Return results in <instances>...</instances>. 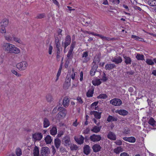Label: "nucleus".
Wrapping results in <instances>:
<instances>
[{"mask_svg":"<svg viewBox=\"0 0 156 156\" xmlns=\"http://www.w3.org/2000/svg\"><path fill=\"white\" fill-rule=\"evenodd\" d=\"M70 78H68L67 77H66V81L64 83L63 85V87L64 89H67L68 88L70 85Z\"/></svg>","mask_w":156,"mask_h":156,"instance_id":"nucleus-12","label":"nucleus"},{"mask_svg":"<svg viewBox=\"0 0 156 156\" xmlns=\"http://www.w3.org/2000/svg\"><path fill=\"white\" fill-rule=\"evenodd\" d=\"M107 97L108 96L106 94H102L98 96L97 98L99 99H106Z\"/></svg>","mask_w":156,"mask_h":156,"instance_id":"nucleus-43","label":"nucleus"},{"mask_svg":"<svg viewBox=\"0 0 156 156\" xmlns=\"http://www.w3.org/2000/svg\"><path fill=\"white\" fill-rule=\"evenodd\" d=\"M131 37L132 38L135 39L136 40L139 41H143L144 40V39L135 35H132Z\"/></svg>","mask_w":156,"mask_h":156,"instance_id":"nucleus-39","label":"nucleus"},{"mask_svg":"<svg viewBox=\"0 0 156 156\" xmlns=\"http://www.w3.org/2000/svg\"><path fill=\"white\" fill-rule=\"evenodd\" d=\"M148 123L151 126L154 127L156 126V121L154 119L151 117L148 121Z\"/></svg>","mask_w":156,"mask_h":156,"instance_id":"nucleus-22","label":"nucleus"},{"mask_svg":"<svg viewBox=\"0 0 156 156\" xmlns=\"http://www.w3.org/2000/svg\"><path fill=\"white\" fill-rule=\"evenodd\" d=\"M101 128V126L99 127L95 126L91 129V131L94 133H97L100 131Z\"/></svg>","mask_w":156,"mask_h":156,"instance_id":"nucleus-34","label":"nucleus"},{"mask_svg":"<svg viewBox=\"0 0 156 156\" xmlns=\"http://www.w3.org/2000/svg\"><path fill=\"white\" fill-rule=\"evenodd\" d=\"M136 58L138 60H144V56L143 55L137 54L136 56Z\"/></svg>","mask_w":156,"mask_h":156,"instance_id":"nucleus-38","label":"nucleus"},{"mask_svg":"<svg viewBox=\"0 0 156 156\" xmlns=\"http://www.w3.org/2000/svg\"><path fill=\"white\" fill-rule=\"evenodd\" d=\"M28 66V64L27 62L23 61L18 63L16 66L17 68L20 70L23 71L25 70Z\"/></svg>","mask_w":156,"mask_h":156,"instance_id":"nucleus-3","label":"nucleus"},{"mask_svg":"<svg viewBox=\"0 0 156 156\" xmlns=\"http://www.w3.org/2000/svg\"><path fill=\"white\" fill-rule=\"evenodd\" d=\"M124 62L126 64H130L132 62V60L129 57L124 56Z\"/></svg>","mask_w":156,"mask_h":156,"instance_id":"nucleus-28","label":"nucleus"},{"mask_svg":"<svg viewBox=\"0 0 156 156\" xmlns=\"http://www.w3.org/2000/svg\"><path fill=\"white\" fill-rule=\"evenodd\" d=\"M74 139L78 144H81L83 143L84 138L82 135L80 136L79 137H75Z\"/></svg>","mask_w":156,"mask_h":156,"instance_id":"nucleus-16","label":"nucleus"},{"mask_svg":"<svg viewBox=\"0 0 156 156\" xmlns=\"http://www.w3.org/2000/svg\"><path fill=\"white\" fill-rule=\"evenodd\" d=\"M124 140L129 142L133 143L136 141V139L133 136L129 137H124L123 138Z\"/></svg>","mask_w":156,"mask_h":156,"instance_id":"nucleus-18","label":"nucleus"},{"mask_svg":"<svg viewBox=\"0 0 156 156\" xmlns=\"http://www.w3.org/2000/svg\"><path fill=\"white\" fill-rule=\"evenodd\" d=\"M100 62V59L98 56L95 57L92 63L93 65L96 64V63H99Z\"/></svg>","mask_w":156,"mask_h":156,"instance_id":"nucleus-44","label":"nucleus"},{"mask_svg":"<svg viewBox=\"0 0 156 156\" xmlns=\"http://www.w3.org/2000/svg\"><path fill=\"white\" fill-rule=\"evenodd\" d=\"M91 113L92 114H93L96 119H99L101 117V112L100 113L97 111H94L91 112Z\"/></svg>","mask_w":156,"mask_h":156,"instance_id":"nucleus-26","label":"nucleus"},{"mask_svg":"<svg viewBox=\"0 0 156 156\" xmlns=\"http://www.w3.org/2000/svg\"><path fill=\"white\" fill-rule=\"evenodd\" d=\"M71 150H76L78 148V147L76 145L73 144L71 146H69Z\"/></svg>","mask_w":156,"mask_h":156,"instance_id":"nucleus-50","label":"nucleus"},{"mask_svg":"<svg viewBox=\"0 0 156 156\" xmlns=\"http://www.w3.org/2000/svg\"><path fill=\"white\" fill-rule=\"evenodd\" d=\"M88 52L87 51H84L83 52L82 58H84L83 60V62H87L89 60V58H88Z\"/></svg>","mask_w":156,"mask_h":156,"instance_id":"nucleus-15","label":"nucleus"},{"mask_svg":"<svg viewBox=\"0 0 156 156\" xmlns=\"http://www.w3.org/2000/svg\"><path fill=\"white\" fill-rule=\"evenodd\" d=\"M85 33H87L89 34H91L92 35L94 36H98V34L94 33L93 32H91L89 31H85Z\"/></svg>","mask_w":156,"mask_h":156,"instance_id":"nucleus-53","label":"nucleus"},{"mask_svg":"<svg viewBox=\"0 0 156 156\" xmlns=\"http://www.w3.org/2000/svg\"><path fill=\"white\" fill-rule=\"evenodd\" d=\"M12 72L16 76H17L20 77L21 76V74L19 73L18 72L14 70H12Z\"/></svg>","mask_w":156,"mask_h":156,"instance_id":"nucleus-51","label":"nucleus"},{"mask_svg":"<svg viewBox=\"0 0 156 156\" xmlns=\"http://www.w3.org/2000/svg\"><path fill=\"white\" fill-rule=\"evenodd\" d=\"M148 3L151 6H154L156 5V0H149Z\"/></svg>","mask_w":156,"mask_h":156,"instance_id":"nucleus-42","label":"nucleus"},{"mask_svg":"<svg viewBox=\"0 0 156 156\" xmlns=\"http://www.w3.org/2000/svg\"><path fill=\"white\" fill-rule=\"evenodd\" d=\"M0 32L1 33H5L6 32V30L5 29V27L1 26L0 25Z\"/></svg>","mask_w":156,"mask_h":156,"instance_id":"nucleus-48","label":"nucleus"},{"mask_svg":"<svg viewBox=\"0 0 156 156\" xmlns=\"http://www.w3.org/2000/svg\"><path fill=\"white\" fill-rule=\"evenodd\" d=\"M115 65L113 63L107 64L105 66V68L106 70H110L116 67Z\"/></svg>","mask_w":156,"mask_h":156,"instance_id":"nucleus-17","label":"nucleus"},{"mask_svg":"<svg viewBox=\"0 0 156 156\" xmlns=\"http://www.w3.org/2000/svg\"><path fill=\"white\" fill-rule=\"evenodd\" d=\"M116 121H117V119L116 118L111 115L109 116L107 119V121L108 122Z\"/></svg>","mask_w":156,"mask_h":156,"instance_id":"nucleus-41","label":"nucleus"},{"mask_svg":"<svg viewBox=\"0 0 156 156\" xmlns=\"http://www.w3.org/2000/svg\"><path fill=\"white\" fill-rule=\"evenodd\" d=\"M123 150V148L121 146H119L114 149L113 151L116 154H119L120 152H122Z\"/></svg>","mask_w":156,"mask_h":156,"instance_id":"nucleus-29","label":"nucleus"},{"mask_svg":"<svg viewBox=\"0 0 156 156\" xmlns=\"http://www.w3.org/2000/svg\"><path fill=\"white\" fill-rule=\"evenodd\" d=\"M101 82L99 79H96L92 81V83L94 86H98L100 85Z\"/></svg>","mask_w":156,"mask_h":156,"instance_id":"nucleus-27","label":"nucleus"},{"mask_svg":"<svg viewBox=\"0 0 156 156\" xmlns=\"http://www.w3.org/2000/svg\"><path fill=\"white\" fill-rule=\"evenodd\" d=\"M98 36L100 37L103 41H109L110 40V37H106L101 35L98 34Z\"/></svg>","mask_w":156,"mask_h":156,"instance_id":"nucleus-37","label":"nucleus"},{"mask_svg":"<svg viewBox=\"0 0 156 156\" xmlns=\"http://www.w3.org/2000/svg\"><path fill=\"white\" fill-rule=\"evenodd\" d=\"M42 137L43 135L41 133H36L33 135V138L35 140H40Z\"/></svg>","mask_w":156,"mask_h":156,"instance_id":"nucleus-9","label":"nucleus"},{"mask_svg":"<svg viewBox=\"0 0 156 156\" xmlns=\"http://www.w3.org/2000/svg\"><path fill=\"white\" fill-rule=\"evenodd\" d=\"M90 132V129L87 128L86 129L84 130L83 133L85 134H88Z\"/></svg>","mask_w":156,"mask_h":156,"instance_id":"nucleus-64","label":"nucleus"},{"mask_svg":"<svg viewBox=\"0 0 156 156\" xmlns=\"http://www.w3.org/2000/svg\"><path fill=\"white\" fill-rule=\"evenodd\" d=\"M80 81H82L83 80V73L82 71H81L80 73Z\"/></svg>","mask_w":156,"mask_h":156,"instance_id":"nucleus-61","label":"nucleus"},{"mask_svg":"<svg viewBox=\"0 0 156 156\" xmlns=\"http://www.w3.org/2000/svg\"><path fill=\"white\" fill-rule=\"evenodd\" d=\"M54 36L55 38V43L59 42V38L58 36H57V34H55Z\"/></svg>","mask_w":156,"mask_h":156,"instance_id":"nucleus-56","label":"nucleus"},{"mask_svg":"<svg viewBox=\"0 0 156 156\" xmlns=\"http://www.w3.org/2000/svg\"><path fill=\"white\" fill-rule=\"evenodd\" d=\"M12 37L13 38V41H14L18 43L19 44H22V41L20 40V38L18 37H16L14 35H12Z\"/></svg>","mask_w":156,"mask_h":156,"instance_id":"nucleus-35","label":"nucleus"},{"mask_svg":"<svg viewBox=\"0 0 156 156\" xmlns=\"http://www.w3.org/2000/svg\"><path fill=\"white\" fill-rule=\"evenodd\" d=\"M9 23V20L7 19L3 20L0 23V25L4 27H6Z\"/></svg>","mask_w":156,"mask_h":156,"instance_id":"nucleus-30","label":"nucleus"},{"mask_svg":"<svg viewBox=\"0 0 156 156\" xmlns=\"http://www.w3.org/2000/svg\"><path fill=\"white\" fill-rule=\"evenodd\" d=\"M34 156H38L39 154V150L37 146H35L33 150Z\"/></svg>","mask_w":156,"mask_h":156,"instance_id":"nucleus-36","label":"nucleus"},{"mask_svg":"<svg viewBox=\"0 0 156 156\" xmlns=\"http://www.w3.org/2000/svg\"><path fill=\"white\" fill-rule=\"evenodd\" d=\"M62 31V30L59 29L58 31V34L57 35V36H58L59 37H61L62 36L61 33Z\"/></svg>","mask_w":156,"mask_h":156,"instance_id":"nucleus-52","label":"nucleus"},{"mask_svg":"<svg viewBox=\"0 0 156 156\" xmlns=\"http://www.w3.org/2000/svg\"><path fill=\"white\" fill-rule=\"evenodd\" d=\"M83 152L84 153L86 154H89L90 152V147L88 145H85L83 147Z\"/></svg>","mask_w":156,"mask_h":156,"instance_id":"nucleus-25","label":"nucleus"},{"mask_svg":"<svg viewBox=\"0 0 156 156\" xmlns=\"http://www.w3.org/2000/svg\"><path fill=\"white\" fill-rule=\"evenodd\" d=\"M53 49V47L52 46L50 45L49 46L48 49V53L49 54L51 55L52 53V51Z\"/></svg>","mask_w":156,"mask_h":156,"instance_id":"nucleus-57","label":"nucleus"},{"mask_svg":"<svg viewBox=\"0 0 156 156\" xmlns=\"http://www.w3.org/2000/svg\"><path fill=\"white\" fill-rule=\"evenodd\" d=\"M92 148L94 152H97L101 151V147L100 145L95 144L93 146Z\"/></svg>","mask_w":156,"mask_h":156,"instance_id":"nucleus-14","label":"nucleus"},{"mask_svg":"<svg viewBox=\"0 0 156 156\" xmlns=\"http://www.w3.org/2000/svg\"><path fill=\"white\" fill-rule=\"evenodd\" d=\"M72 73L71 75V78L72 80H74L75 79V76L76 75H77V73L76 72H74V69H72Z\"/></svg>","mask_w":156,"mask_h":156,"instance_id":"nucleus-47","label":"nucleus"},{"mask_svg":"<svg viewBox=\"0 0 156 156\" xmlns=\"http://www.w3.org/2000/svg\"><path fill=\"white\" fill-rule=\"evenodd\" d=\"M106 75L105 73H103V75L101 80L104 81H105L107 80V78L106 76Z\"/></svg>","mask_w":156,"mask_h":156,"instance_id":"nucleus-55","label":"nucleus"},{"mask_svg":"<svg viewBox=\"0 0 156 156\" xmlns=\"http://www.w3.org/2000/svg\"><path fill=\"white\" fill-rule=\"evenodd\" d=\"M57 131L56 127L54 126L52 127L50 130V133L52 135H55L57 133Z\"/></svg>","mask_w":156,"mask_h":156,"instance_id":"nucleus-31","label":"nucleus"},{"mask_svg":"<svg viewBox=\"0 0 156 156\" xmlns=\"http://www.w3.org/2000/svg\"><path fill=\"white\" fill-rule=\"evenodd\" d=\"M110 103L116 106H119L122 104V100L119 98H114L110 101Z\"/></svg>","mask_w":156,"mask_h":156,"instance_id":"nucleus-5","label":"nucleus"},{"mask_svg":"<svg viewBox=\"0 0 156 156\" xmlns=\"http://www.w3.org/2000/svg\"><path fill=\"white\" fill-rule=\"evenodd\" d=\"M70 99L67 97H65L63 101L62 104L63 106L65 108L68 107L69 104Z\"/></svg>","mask_w":156,"mask_h":156,"instance_id":"nucleus-13","label":"nucleus"},{"mask_svg":"<svg viewBox=\"0 0 156 156\" xmlns=\"http://www.w3.org/2000/svg\"><path fill=\"white\" fill-rule=\"evenodd\" d=\"M41 152L42 156H47L50 154V151L48 147H43L41 148Z\"/></svg>","mask_w":156,"mask_h":156,"instance_id":"nucleus-6","label":"nucleus"},{"mask_svg":"<svg viewBox=\"0 0 156 156\" xmlns=\"http://www.w3.org/2000/svg\"><path fill=\"white\" fill-rule=\"evenodd\" d=\"M111 61L114 62L116 64H119L121 63L122 61V58L120 56L112 57L111 59Z\"/></svg>","mask_w":156,"mask_h":156,"instance_id":"nucleus-8","label":"nucleus"},{"mask_svg":"<svg viewBox=\"0 0 156 156\" xmlns=\"http://www.w3.org/2000/svg\"><path fill=\"white\" fill-rule=\"evenodd\" d=\"M108 138L112 140H115L116 136L112 132H110L107 135Z\"/></svg>","mask_w":156,"mask_h":156,"instance_id":"nucleus-21","label":"nucleus"},{"mask_svg":"<svg viewBox=\"0 0 156 156\" xmlns=\"http://www.w3.org/2000/svg\"><path fill=\"white\" fill-rule=\"evenodd\" d=\"M134 73V72L132 71H128L126 72V74L128 76L129 75H133Z\"/></svg>","mask_w":156,"mask_h":156,"instance_id":"nucleus-63","label":"nucleus"},{"mask_svg":"<svg viewBox=\"0 0 156 156\" xmlns=\"http://www.w3.org/2000/svg\"><path fill=\"white\" fill-rule=\"evenodd\" d=\"M16 152L17 156H20L22 154L21 150L20 148H17Z\"/></svg>","mask_w":156,"mask_h":156,"instance_id":"nucleus-46","label":"nucleus"},{"mask_svg":"<svg viewBox=\"0 0 156 156\" xmlns=\"http://www.w3.org/2000/svg\"><path fill=\"white\" fill-rule=\"evenodd\" d=\"M75 45V42H72L71 44L70 50H73V49L74 48Z\"/></svg>","mask_w":156,"mask_h":156,"instance_id":"nucleus-58","label":"nucleus"},{"mask_svg":"<svg viewBox=\"0 0 156 156\" xmlns=\"http://www.w3.org/2000/svg\"><path fill=\"white\" fill-rule=\"evenodd\" d=\"M62 143L66 146L69 147L70 145V138L68 136L64 137L62 139Z\"/></svg>","mask_w":156,"mask_h":156,"instance_id":"nucleus-7","label":"nucleus"},{"mask_svg":"<svg viewBox=\"0 0 156 156\" xmlns=\"http://www.w3.org/2000/svg\"><path fill=\"white\" fill-rule=\"evenodd\" d=\"M4 37L5 40L9 42H12L13 41V37L12 35H10V34L7 33L4 35Z\"/></svg>","mask_w":156,"mask_h":156,"instance_id":"nucleus-20","label":"nucleus"},{"mask_svg":"<svg viewBox=\"0 0 156 156\" xmlns=\"http://www.w3.org/2000/svg\"><path fill=\"white\" fill-rule=\"evenodd\" d=\"M115 143L118 145H120L122 144V141L120 140H117L115 142Z\"/></svg>","mask_w":156,"mask_h":156,"instance_id":"nucleus-54","label":"nucleus"},{"mask_svg":"<svg viewBox=\"0 0 156 156\" xmlns=\"http://www.w3.org/2000/svg\"><path fill=\"white\" fill-rule=\"evenodd\" d=\"M73 50H69L68 54L67 55V57L69 58H71L73 57L72 52Z\"/></svg>","mask_w":156,"mask_h":156,"instance_id":"nucleus-49","label":"nucleus"},{"mask_svg":"<svg viewBox=\"0 0 156 156\" xmlns=\"http://www.w3.org/2000/svg\"><path fill=\"white\" fill-rule=\"evenodd\" d=\"M120 156H129V155L127 153L124 152L121 153L120 154Z\"/></svg>","mask_w":156,"mask_h":156,"instance_id":"nucleus-62","label":"nucleus"},{"mask_svg":"<svg viewBox=\"0 0 156 156\" xmlns=\"http://www.w3.org/2000/svg\"><path fill=\"white\" fill-rule=\"evenodd\" d=\"M115 112L122 115H126L128 114V112L125 110H118L115 111Z\"/></svg>","mask_w":156,"mask_h":156,"instance_id":"nucleus-24","label":"nucleus"},{"mask_svg":"<svg viewBox=\"0 0 156 156\" xmlns=\"http://www.w3.org/2000/svg\"><path fill=\"white\" fill-rule=\"evenodd\" d=\"M60 110H61V111L59 112L56 116V118L58 120L64 118L67 113V111L63 107H61Z\"/></svg>","mask_w":156,"mask_h":156,"instance_id":"nucleus-2","label":"nucleus"},{"mask_svg":"<svg viewBox=\"0 0 156 156\" xmlns=\"http://www.w3.org/2000/svg\"><path fill=\"white\" fill-rule=\"evenodd\" d=\"M77 100L78 103L80 104H82L83 103V101L80 97H78L77 98Z\"/></svg>","mask_w":156,"mask_h":156,"instance_id":"nucleus-60","label":"nucleus"},{"mask_svg":"<svg viewBox=\"0 0 156 156\" xmlns=\"http://www.w3.org/2000/svg\"><path fill=\"white\" fill-rule=\"evenodd\" d=\"M61 141L59 139L56 138L54 140V143L55 146L57 149H58L61 144Z\"/></svg>","mask_w":156,"mask_h":156,"instance_id":"nucleus-33","label":"nucleus"},{"mask_svg":"<svg viewBox=\"0 0 156 156\" xmlns=\"http://www.w3.org/2000/svg\"><path fill=\"white\" fill-rule=\"evenodd\" d=\"M60 108H58L57 109V107H55L54 109L53 110V111H52V112H51V114H55V113H56L57 112V111H58V109H60Z\"/></svg>","mask_w":156,"mask_h":156,"instance_id":"nucleus-59","label":"nucleus"},{"mask_svg":"<svg viewBox=\"0 0 156 156\" xmlns=\"http://www.w3.org/2000/svg\"><path fill=\"white\" fill-rule=\"evenodd\" d=\"M43 127L44 128H47L50 125V122L48 119L44 118L43 121Z\"/></svg>","mask_w":156,"mask_h":156,"instance_id":"nucleus-23","label":"nucleus"},{"mask_svg":"<svg viewBox=\"0 0 156 156\" xmlns=\"http://www.w3.org/2000/svg\"><path fill=\"white\" fill-rule=\"evenodd\" d=\"M101 139L100 135L93 134L90 136V140L93 142H97L100 141Z\"/></svg>","mask_w":156,"mask_h":156,"instance_id":"nucleus-4","label":"nucleus"},{"mask_svg":"<svg viewBox=\"0 0 156 156\" xmlns=\"http://www.w3.org/2000/svg\"><path fill=\"white\" fill-rule=\"evenodd\" d=\"M146 62L147 64L150 65H153L154 64L153 60L149 58H147L146 59Z\"/></svg>","mask_w":156,"mask_h":156,"instance_id":"nucleus-40","label":"nucleus"},{"mask_svg":"<svg viewBox=\"0 0 156 156\" xmlns=\"http://www.w3.org/2000/svg\"><path fill=\"white\" fill-rule=\"evenodd\" d=\"M44 140L47 144H51L52 141L51 137L49 135H48L46 136Z\"/></svg>","mask_w":156,"mask_h":156,"instance_id":"nucleus-32","label":"nucleus"},{"mask_svg":"<svg viewBox=\"0 0 156 156\" xmlns=\"http://www.w3.org/2000/svg\"><path fill=\"white\" fill-rule=\"evenodd\" d=\"M98 68L97 65L94 64L93 65L90 71V74L91 76H94L95 75Z\"/></svg>","mask_w":156,"mask_h":156,"instance_id":"nucleus-19","label":"nucleus"},{"mask_svg":"<svg viewBox=\"0 0 156 156\" xmlns=\"http://www.w3.org/2000/svg\"><path fill=\"white\" fill-rule=\"evenodd\" d=\"M71 43V37L69 35L66 36L65 39V41L63 44L65 49Z\"/></svg>","mask_w":156,"mask_h":156,"instance_id":"nucleus-10","label":"nucleus"},{"mask_svg":"<svg viewBox=\"0 0 156 156\" xmlns=\"http://www.w3.org/2000/svg\"><path fill=\"white\" fill-rule=\"evenodd\" d=\"M94 87L93 86H91L86 93L87 96L88 98L92 97L94 94Z\"/></svg>","mask_w":156,"mask_h":156,"instance_id":"nucleus-11","label":"nucleus"},{"mask_svg":"<svg viewBox=\"0 0 156 156\" xmlns=\"http://www.w3.org/2000/svg\"><path fill=\"white\" fill-rule=\"evenodd\" d=\"M3 49L6 52L10 53L18 54L20 52V49L11 44L4 43L2 46Z\"/></svg>","mask_w":156,"mask_h":156,"instance_id":"nucleus-1","label":"nucleus"},{"mask_svg":"<svg viewBox=\"0 0 156 156\" xmlns=\"http://www.w3.org/2000/svg\"><path fill=\"white\" fill-rule=\"evenodd\" d=\"M45 17V14L44 13H41L38 14L35 17L36 19H42L44 18Z\"/></svg>","mask_w":156,"mask_h":156,"instance_id":"nucleus-45","label":"nucleus"}]
</instances>
